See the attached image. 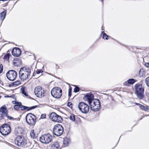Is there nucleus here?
Listing matches in <instances>:
<instances>
[{
	"instance_id": "obj_45",
	"label": "nucleus",
	"mask_w": 149,
	"mask_h": 149,
	"mask_svg": "<svg viewBox=\"0 0 149 149\" xmlns=\"http://www.w3.org/2000/svg\"><path fill=\"white\" fill-rule=\"evenodd\" d=\"M1 96L0 95V99L1 98Z\"/></svg>"
},
{
	"instance_id": "obj_34",
	"label": "nucleus",
	"mask_w": 149,
	"mask_h": 149,
	"mask_svg": "<svg viewBox=\"0 0 149 149\" xmlns=\"http://www.w3.org/2000/svg\"><path fill=\"white\" fill-rule=\"evenodd\" d=\"M108 36L105 33H104L103 35V38L105 39H108L107 38Z\"/></svg>"
},
{
	"instance_id": "obj_31",
	"label": "nucleus",
	"mask_w": 149,
	"mask_h": 149,
	"mask_svg": "<svg viewBox=\"0 0 149 149\" xmlns=\"http://www.w3.org/2000/svg\"><path fill=\"white\" fill-rule=\"evenodd\" d=\"M79 88L78 87H76L74 88V91L75 93H77L79 92Z\"/></svg>"
},
{
	"instance_id": "obj_1",
	"label": "nucleus",
	"mask_w": 149,
	"mask_h": 149,
	"mask_svg": "<svg viewBox=\"0 0 149 149\" xmlns=\"http://www.w3.org/2000/svg\"><path fill=\"white\" fill-rule=\"evenodd\" d=\"M31 69L28 67H24L20 68L19 73L20 79L22 81H27L31 79Z\"/></svg>"
},
{
	"instance_id": "obj_39",
	"label": "nucleus",
	"mask_w": 149,
	"mask_h": 149,
	"mask_svg": "<svg viewBox=\"0 0 149 149\" xmlns=\"http://www.w3.org/2000/svg\"><path fill=\"white\" fill-rule=\"evenodd\" d=\"M36 107H37V106H34L31 107L28 110H31V109H34V108H36Z\"/></svg>"
},
{
	"instance_id": "obj_19",
	"label": "nucleus",
	"mask_w": 149,
	"mask_h": 149,
	"mask_svg": "<svg viewBox=\"0 0 149 149\" xmlns=\"http://www.w3.org/2000/svg\"><path fill=\"white\" fill-rule=\"evenodd\" d=\"M26 87L24 86H22L21 88V90L22 93L26 97H27L28 95L26 92Z\"/></svg>"
},
{
	"instance_id": "obj_6",
	"label": "nucleus",
	"mask_w": 149,
	"mask_h": 149,
	"mask_svg": "<svg viewBox=\"0 0 149 149\" xmlns=\"http://www.w3.org/2000/svg\"><path fill=\"white\" fill-rule=\"evenodd\" d=\"M62 91L61 88L58 87H55L52 90L51 93L52 96L57 98L61 97L62 94Z\"/></svg>"
},
{
	"instance_id": "obj_44",
	"label": "nucleus",
	"mask_w": 149,
	"mask_h": 149,
	"mask_svg": "<svg viewBox=\"0 0 149 149\" xmlns=\"http://www.w3.org/2000/svg\"><path fill=\"white\" fill-rule=\"evenodd\" d=\"M13 97H13V98H14L13 97H14L15 96H13Z\"/></svg>"
},
{
	"instance_id": "obj_2",
	"label": "nucleus",
	"mask_w": 149,
	"mask_h": 149,
	"mask_svg": "<svg viewBox=\"0 0 149 149\" xmlns=\"http://www.w3.org/2000/svg\"><path fill=\"white\" fill-rule=\"evenodd\" d=\"M136 94L138 98L143 99L144 97V89L142 84H136L135 85Z\"/></svg>"
},
{
	"instance_id": "obj_38",
	"label": "nucleus",
	"mask_w": 149,
	"mask_h": 149,
	"mask_svg": "<svg viewBox=\"0 0 149 149\" xmlns=\"http://www.w3.org/2000/svg\"><path fill=\"white\" fill-rule=\"evenodd\" d=\"M12 103L13 104H17L18 103H21L20 102H19L17 101H12Z\"/></svg>"
},
{
	"instance_id": "obj_30",
	"label": "nucleus",
	"mask_w": 149,
	"mask_h": 149,
	"mask_svg": "<svg viewBox=\"0 0 149 149\" xmlns=\"http://www.w3.org/2000/svg\"><path fill=\"white\" fill-rule=\"evenodd\" d=\"M145 81L146 85L149 87V77L146 78Z\"/></svg>"
},
{
	"instance_id": "obj_41",
	"label": "nucleus",
	"mask_w": 149,
	"mask_h": 149,
	"mask_svg": "<svg viewBox=\"0 0 149 149\" xmlns=\"http://www.w3.org/2000/svg\"><path fill=\"white\" fill-rule=\"evenodd\" d=\"M68 105L69 107H70V105H72V104L70 103V102H68Z\"/></svg>"
},
{
	"instance_id": "obj_12",
	"label": "nucleus",
	"mask_w": 149,
	"mask_h": 149,
	"mask_svg": "<svg viewBox=\"0 0 149 149\" xmlns=\"http://www.w3.org/2000/svg\"><path fill=\"white\" fill-rule=\"evenodd\" d=\"M49 118L52 121L57 123H60L62 121V118L61 116L55 112H52L49 116Z\"/></svg>"
},
{
	"instance_id": "obj_4",
	"label": "nucleus",
	"mask_w": 149,
	"mask_h": 149,
	"mask_svg": "<svg viewBox=\"0 0 149 149\" xmlns=\"http://www.w3.org/2000/svg\"><path fill=\"white\" fill-rule=\"evenodd\" d=\"M89 104L90 106L91 110L94 111L98 110L100 107V101L99 100L97 99L93 100Z\"/></svg>"
},
{
	"instance_id": "obj_25",
	"label": "nucleus",
	"mask_w": 149,
	"mask_h": 149,
	"mask_svg": "<svg viewBox=\"0 0 149 149\" xmlns=\"http://www.w3.org/2000/svg\"><path fill=\"white\" fill-rule=\"evenodd\" d=\"M10 56H11V54L9 53H7L4 56V58L6 61H8Z\"/></svg>"
},
{
	"instance_id": "obj_9",
	"label": "nucleus",
	"mask_w": 149,
	"mask_h": 149,
	"mask_svg": "<svg viewBox=\"0 0 149 149\" xmlns=\"http://www.w3.org/2000/svg\"><path fill=\"white\" fill-rule=\"evenodd\" d=\"M63 129L62 125L59 124L55 125L53 129V133L57 136H61L63 133Z\"/></svg>"
},
{
	"instance_id": "obj_23",
	"label": "nucleus",
	"mask_w": 149,
	"mask_h": 149,
	"mask_svg": "<svg viewBox=\"0 0 149 149\" xmlns=\"http://www.w3.org/2000/svg\"><path fill=\"white\" fill-rule=\"evenodd\" d=\"M30 136L32 138L34 139L36 138V135L35 134L33 130H31L30 133Z\"/></svg>"
},
{
	"instance_id": "obj_40",
	"label": "nucleus",
	"mask_w": 149,
	"mask_h": 149,
	"mask_svg": "<svg viewBox=\"0 0 149 149\" xmlns=\"http://www.w3.org/2000/svg\"><path fill=\"white\" fill-rule=\"evenodd\" d=\"M145 66L147 67H149V63H145Z\"/></svg>"
},
{
	"instance_id": "obj_33",
	"label": "nucleus",
	"mask_w": 149,
	"mask_h": 149,
	"mask_svg": "<svg viewBox=\"0 0 149 149\" xmlns=\"http://www.w3.org/2000/svg\"><path fill=\"white\" fill-rule=\"evenodd\" d=\"M18 61L17 60H14L13 61V64L15 66H18L19 65V64H17V61Z\"/></svg>"
},
{
	"instance_id": "obj_17",
	"label": "nucleus",
	"mask_w": 149,
	"mask_h": 149,
	"mask_svg": "<svg viewBox=\"0 0 149 149\" xmlns=\"http://www.w3.org/2000/svg\"><path fill=\"white\" fill-rule=\"evenodd\" d=\"M70 142V139L67 138H65L63 139V145L64 147L67 146Z\"/></svg>"
},
{
	"instance_id": "obj_7",
	"label": "nucleus",
	"mask_w": 149,
	"mask_h": 149,
	"mask_svg": "<svg viewBox=\"0 0 149 149\" xmlns=\"http://www.w3.org/2000/svg\"><path fill=\"white\" fill-rule=\"evenodd\" d=\"M52 136L49 134H46L42 135L40 138L39 140L42 143L48 144L52 140Z\"/></svg>"
},
{
	"instance_id": "obj_28",
	"label": "nucleus",
	"mask_w": 149,
	"mask_h": 149,
	"mask_svg": "<svg viewBox=\"0 0 149 149\" xmlns=\"http://www.w3.org/2000/svg\"><path fill=\"white\" fill-rule=\"evenodd\" d=\"M21 83V82L19 81H17L13 83V85L15 86H17L19 85Z\"/></svg>"
},
{
	"instance_id": "obj_35",
	"label": "nucleus",
	"mask_w": 149,
	"mask_h": 149,
	"mask_svg": "<svg viewBox=\"0 0 149 149\" xmlns=\"http://www.w3.org/2000/svg\"><path fill=\"white\" fill-rule=\"evenodd\" d=\"M3 70V66L2 64L0 65V74L2 72Z\"/></svg>"
},
{
	"instance_id": "obj_37",
	"label": "nucleus",
	"mask_w": 149,
	"mask_h": 149,
	"mask_svg": "<svg viewBox=\"0 0 149 149\" xmlns=\"http://www.w3.org/2000/svg\"><path fill=\"white\" fill-rule=\"evenodd\" d=\"M41 118L42 119H44L46 118V115L45 114H42L41 115Z\"/></svg>"
},
{
	"instance_id": "obj_13",
	"label": "nucleus",
	"mask_w": 149,
	"mask_h": 149,
	"mask_svg": "<svg viewBox=\"0 0 149 149\" xmlns=\"http://www.w3.org/2000/svg\"><path fill=\"white\" fill-rule=\"evenodd\" d=\"M34 92L35 95L38 97H42L44 96L45 95V93L44 89L40 86L35 88Z\"/></svg>"
},
{
	"instance_id": "obj_14",
	"label": "nucleus",
	"mask_w": 149,
	"mask_h": 149,
	"mask_svg": "<svg viewBox=\"0 0 149 149\" xmlns=\"http://www.w3.org/2000/svg\"><path fill=\"white\" fill-rule=\"evenodd\" d=\"M17 72L13 70H9L6 73V77L9 80L13 81L16 78Z\"/></svg>"
},
{
	"instance_id": "obj_22",
	"label": "nucleus",
	"mask_w": 149,
	"mask_h": 149,
	"mask_svg": "<svg viewBox=\"0 0 149 149\" xmlns=\"http://www.w3.org/2000/svg\"><path fill=\"white\" fill-rule=\"evenodd\" d=\"M145 72L143 69H141L139 72V75L141 77L145 76Z\"/></svg>"
},
{
	"instance_id": "obj_43",
	"label": "nucleus",
	"mask_w": 149,
	"mask_h": 149,
	"mask_svg": "<svg viewBox=\"0 0 149 149\" xmlns=\"http://www.w3.org/2000/svg\"><path fill=\"white\" fill-rule=\"evenodd\" d=\"M7 97H12V96H10V97H9V96H7Z\"/></svg>"
},
{
	"instance_id": "obj_24",
	"label": "nucleus",
	"mask_w": 149,
	"mask_h": 149,
	"mask_svg": "<svg viewBox=\"0 0 149 149\" xmlns=\"http://www.w3.org/2000/svg\"><path fill=\"white\" fill-rule=\"evenodd\" d=\"M21 104V103H18L17 104L14 105V109L16 110H18L20 108V105Z\"/></svg>"
},
{
	"instance_id": "obj_11",
	"label": "nucleus",
	"mask_w": 149,
	"mask_h": 149,
	"mask_svg": "<svg viewBox=\"0 0 149 149\" xmlns=\"http://www.w3.org/2000/svg\"><path fill=\"white\" fill-rule=\"evenodd\" d=\"M78 106L79 110L83 113H86L89 111V107L84 102H81L79 103Z\"/></svg>"
},
{
	"instance_id": "obj_32",
	"label": "nucleus",
	"mask_w": 149,
	"mask_h": 149,
	"mask_svg": "<svg viewBox=\"0 0 149 149\" xmlns=\"http://www.w3.org/2000/svg\"><path fill=\"white\" fill-rule=\"evenodd\" d=\"M71 91H72V88L71 87H70L68 90V96L69 97H70L71 95Z\"/></svg>"
},
{
	"instance_id": "obj_16",
	"label": "nucleus",
	"mask_w": 149,
	"mask_h": 149,
	"mask_svg": "<svg viewBox=\"0 0 149 149\" xmlns=\"http://www.w3.org/2000/svg\"><path fill=\"white\" fill-rule=\"evenodd\" d=\"M85 98L88 102L89 104L91 102L92 100H94V95L92 93H88L86 94Z\"/></svg>"
},
{
	"instance_id": "obj_27",
	"label": "nucleus",
	"mask_w": 149,
	"mask_h": 149,
	"mask_svg": "<svg viewBox=\"0 0 149 149\" xmlns=\"http://www.w3.org/2000/svg\"><path fill=\"white\" fill-rule=\"evenodd\" d=\"M140 108L142 110L145 111H147L148 110V109L147 107L142 105H140Z\"/></svg>"
},
{
	"instance_id": "obj_5",
	"label": "nucleus",
	"mask_w": 149,
	"mask_h": 149,
	"mask_svg": "<svg viewBox=\"0 0 149 149\" xmlns=\"http://www.w3.org/2000/svg\"><path fill=\"white\" fill-rule=\"evenodd\" d=\"M36 119L35 116L31 113L28 114L26 117V120L27 123L31 126H33L35 124Z\"/></svg>"
},
{
	"instance_id": "obj_3",
	"label": "nucleus",
	"mask_w": 149,
	"mask_h": 149,
	"mask_svg": "<svg viewBox=\"0 0 149 149\" xmlns=\"http://www.w3.org/2000/svg\"><path fill=\"white\" fill-rule=\"evenodd\" d=\"M15 143L17 146L20 147L24 146L27 144V140L22 136H18L15 138Z\"/></svg>"
},
{
	"instance_id": "obj_36",
	"label": "nucleus",
	"mask_w": 149,
	"mask_h": 149,
	"mask_svg": "<svg viewBox=\"0 0 149 149\" xmlns=\"http://www.w3.org/2000/svg\"><path fill=\"white\" fill-rule=\"evenodd\" d=\"M42 72H43V71L40 70H39L36 71V73L38 74H39L40 73H42Z\"/></svg>"
},
{
	"instance_id": "obj_29",
	"label": "nucleus",
	"mask_w": 149,
	"mask_h": 149,
	"mask_svg": "<svg viewBox=\"0 0 149 149\" xmlns=\"http://www.w3.org/2000/svg\"><path fill=\"white\" fill-rule=\"evenodd\" d=\"M20 108H21L22 110H27L29 108V107L22 105L21 104L20 105Z\"/></svg>"
},
{
	"instance_id": "obj_42",
	"label": "nucleus",
	"mask_w": 149,
	"mask_h": 149,
	"mask_svg": "<svg viewBox=\"0 0 149 149\" xmlns=\"http://www.w3.org/2000/svg\"><path fill=\"white\" fill-rule=\"evenodd\" d=\"M135 104L136 105H139V107H140V105H141V104H140L139 103H135Z\"/></svg>"
},
{
	"instance_id": "obj_21",
	"label": "nucleus",
	"mask_w": 149,
	"mask_h": 149,
	"mask_svg": "<svg viewBox=\"0 0 149 149\" xmlns=\"http://www.w3.org/2000/svg\"><path fill=\"white\" fill-rule=\"evenodd\" d=\"M78 117L73 114H71L69 116V119L72 121H75L77 118Z\"/></svg>"
},
{
	"instance_id": "obj_8",
	"label": "nucleus",
	"mask_w": 149,
	"mask_h": 149,
	"mask_svg": "<svg viewBox=\"0 0 149 149\" xmlns=\"http://www.w3.org/2000/svg\"><path fill=\"white\" fill-rule=\"evenodd\" d=\"M8 111L5 105H4L0 108V120L4 118L5 116H7L8 118L11 120L13 118L8 115Z\"/></svg>"
},
{
	"instance_id": "obj_10",
	"label": "nucleus",
	"mask_w": 149,
	"mask_h": 149,
	"mask_svg": "<svg viewBox=\"0 0 149 149\" xmlns=\"http://www.w3.org/2000/svg\"><path fill=\"white\" fill-rule=\"evenodd\" d=\"M11 131L10 126L8 124H4L0 127V132L4 135L8 134Z\"/></svg>"
},
{
	"instance_id": "obj_18",
	"label": "nucleus",
	"mask_w": 149,
	"mask_h": 149,
	"mask_svg": "<svg viewBox=\"0 0 149 149\" xmlns=\"http://www.w3.org/2000/svg\"><path fill=\"white\" fill-rule=\"evenodd\" d=\"M59 145L58 142H55L51 146V149H59Z\"/></svg>"
},
{
	"instance_id": "obj_26",
	"label": "nucleus",
	"mask_w": 149,
	"mask_h": 149,
	"mask_svg": "<svg viewBox=\"0 0 149 149\" xmlns=\"http://www.w3.org/2000/svg\"><path fill=\"white\" fill-rule=\"evenodd\" d=\"M135 82V80L133 79H130L127 80V82L129 84H132Z\"/></svg>"
},
{
	"instance_id": "obj_20",
	"label": "nucleus",
	"mask_w": 149,
	"mask_h": 149,
	"mask_svg": "<svg viewBox=\"0 0 149 149\" xmlns=\"http://www.w3.org/2000/svg\"><path fill=\"white\" fill-rule=\"evenodd\" d=\"M6 13V10H4L0 13V17L1 19L3 21L4 19Z\"/></svg>"
},
{
	"instance_id": "obj_15",
	"label": "nucleus",
	"mask_w": 149,
	"mask_h": 149,
	"mask_svg": "<svg viewBox=\"0 0 149 149\" xmlns=\"http://www.w3.org/2000/svg\"><path fill=\"white\" fill-rule=\"evenodd\" d=\"M12 53L13 56L18 57L21 54V52L19 48L15 47L13 49Z\"/></svg>"
}]
</instances>
